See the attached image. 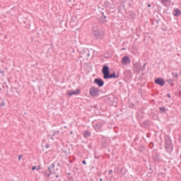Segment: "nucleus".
I'll return each instance as SVG.
<instances>
[{"mask_svg":"<svg viewBox=\"0 0 181 181\" xmlns=\"http://www.w3.org/2000/svg\"><path fill=\"white\" fill-rule=\"evenodd\" d=\"M86 56L87 57H90V51H88V49L86 50Z\"/></svg>","mask_w":181,"mask_h":181,"instance_id":"nucleus-26","label":"nucleus"},{"mask_svg":"<svg viewBox=\"0 0 181 181\" xmlns=\"http://www.w3.org/2000/svg\"><path fill=\"white\" fill-rule=\"evenodd\" d=\"M154 83L158 86H160V87H163V86H165V79L163 78H157L154 80Z\"/></svg>","mask_w":181,"mask_h":181,"instance_id":"nucleus-4","label":"nucleus"},{"mask_svg":"<svg viewBox=\"0 0 181 181\" xmlns=\"http://www.w3.org/2000/svg\"><path fill=\"white\" fill-rule=\"evenodd\" d=\"M1 90H2L1 88H0V91H1Z\"/></svg>","mask_w":181,"mask_h":181,"instance_id":"nucleus-49","label":"nucleus"},{"mask_svg":"<svg viewBox=\"0 0 181 181\" xmlns=\"http://www.w3.org/2000/svg\"><path fill=\"white\" fill-rule=\"evenodd\" d=\"M62 151L64 153H70V148H66V149H62Z\"/></svg>","mask_w":181,"mask_h":181,"instance_id":"nucleus-21","label":"nucleus"},{"mask_svg":"<svg viewBox=\"0 0 181 181\" xmlns=\"http://www.w3.org/2000/svg\"><path fill=\"white\" fill-rule=\"evenodd\" d=\"M82 163H83V165H86L87 163L86 162V160H83V161L82 162Z\"/></svg>","mask_w":181,"mask_h":181,"instance_id":"nucleus-36","label":"nucleus"},{"mask_svg":"<svg viewBox=\"0 0 181 181\" xmlns=\"http://www.w3.org/2000/svg\"><path fill=\"white\" fill-rule=\"evenodd\" d=\"M71 135H73V132H71Z\"/></svg>","mask_w":181,"mask_h":181,"instance_id":"nucleus-45","label":"nucleus"},{"mask_svg":"<svg viewBox=\"0 0 181 181\" xmlns=\"http://www.w3.org/2000/svg\"><path fill=\"white\" fill-rule=\"evenodd\" d=\"M170 0H160V2L163 5H165V4H168Z\"/></svg>","mask_w":181,"mask_h":181,"instance_id":"nucleus-22","label":"nucleus"},{"mask_svg":"<svg viewBox=\"0 0 181 181\" xmlns=\"http://www.w3.org/2000/svg\"><path fill=\"white\" fill-rule=\"evenodd\" d=\"M92 36L95 40H103L105 37V30L99 25H94L92 28Z\"/></svg>","mask_w":181,"mask_h":181,"instance_id":"nucleus-1","label":"nucleus"},{"mask_svg":"<svg viewBox=\"0 0 181 181\" xmlns=\"http://www.w3.org/2000/svg\"><path fill=\"white\" fill-rule=\"evenodd\" d=\"M102 74L105 80L111 78V73H110V66L108 65H104L102 68Z\"/></svg>","mask_w":181,"mask_h":181,"instance_id":"nucleus-2","label":"nucleus"},{"mask_svg":"<svg viewBox=\"0 0 181 181\" xmlns=\"http://www.w3.org/2000/svg\"><path fill=\"white\" fill-rule=\"evenodd\" d=\"M138 115H139V112L138 113Z\"/></svg>","mask_w":181,"mask_h":181,"instance_id":"nucleus-50","label":"nucleus"},{"mask_svg":"<svg viewBox=\"0 0 181 181\" xmlns=\"http://www.w3.org/2000/svg\"><path fill=\"white\" fill-rule=\"evenodd\" d=\"M102 127H103V124L101 123H95L94 124V128L96 131H98V129H101Z\"/></svg>","mask_w":181,"mask_h":181,"instance_id":"nucleus-12","label":"nucleus"},{"mask_svg":"<svg viewBox=\"0 0 181 181\" xmlns=\"http://www.w3.org/2000/svg\"><path fill=\"white\" fill-rule=\"evenodd\" d=\"M89 94H90L92 97H97V95H98V91H90Z\"/></svg>","mask_w":181,"mask_h":181,"instance_id":"nucleus-17","label":"nucleus"},{"mask_svg":"<svg viewBox=\"0 0 181 181\" xmlns=\"http://www.w3.org/2000/svg\"><path fill=\"white\" fill-rule=\"evenodd\" d=\"M132 16H135V13L134 11H132V13H131Z\"/></svg>","mask_w":181,"mask_h":181,"instance_id":"nucleus-32","label":"nucleus"},{"mask_svg":"<svg viewBox=\"0 0 181 181\" xmlns=\"http://www.w3.org/2000/svg\"><path fill=\"white\" fill-rule=\"evenodd\" d=\"M59 177V175H56V177Z\"/></svg>","mask_w":181,"mask_h":181,"instance_id":"nucleus-47","label":"nucleus"},{"mask_svg":"<svg viewBox=\"0 0 181 181\" xmlns=\"http://www.w3.org/2000/svg\"><path fill=\"white\" fill-rule=\"evenodd\" d=\"M118 77H119V75H117L115 72L110 74V78H118Z\"/></svg>","mask_w":181,"mask_h":181,"instance_id":"nucleus-15","label":"nucleus"},{"mask_svg":"<svg viewBox=\"0 0 181 181\" xmlns=\"http://www.w3.org/2000/svg\"><path fill=\"white\" fill-rule=\"evenodd\" d=\"M167 97L170 98V94H168V95H167Z\"/></svg>","mask_w":181,"mask_h":181,"instance_id":"nucleus-39","label":"nucleus"},{"mask_svg":"<svg viewBox=\"0 0 181 181\" xmlns=\"http://www.w3.org/2000/svg\"><path fill=\"white\" fill-rule=\"evenodd\" d=\"M145 66H146V64L144 63V65H143V68H142V69H141L142 71H144V69H145Z\"/></svg>","mask_w":181,"mask_h":181,"instance_id":"nucleus-31","label":"nucleus"},{"mask_svg":"<svg viewBox=\"0 0 181 181\" xmlns=\"http://www.w3.org/2000/svg\"><path fill=\"white\" fill-rule=\"evenodd\" d=\"M173 77L177 78V77H179V74L177 72H173Z\"/></svg>","mask_w":181,"mask_h":181,"instance_id":"nucleus-20","label":"nucleus"},{"mask_svg":"<svg viewBox=\"0 0 181 181\" xmlns=\"http://www.w3.org/2000/svg\"><path fill=\"white\" fill-rule=\"evenodd\" d=\"M36 169H37L36 166H34V167L32 168V170H36Z\"/></svg>","mask_w":181,"mask_h":181,"instance_id":"nucleus-33","label":"nucleus"},{"mask_svg":"<svg viewBox=\"0 0 181 181\" xmlns=\"http://www.w3.org/2000/svg\"><path fill=\"white\" fill-rule=\"evenodd\" d=\"M166 83H168V84H170L171 86V87H173V86H174L173 80H172V78L167 79Z\"/></svg>","mask_w":181,"mask_h":181,"instance_id":"nucleus-18","label":"nucleus"},{"mask_svg":"<svg viewBox=\"0 0 181 181\" xmlns=\"http://www.w3.org/2000/svg\"><path fill=\"white\" fill-rule=\"evenodd\" d=\"M49 173L52 175L53 173H56V170H54V163H52L49 168H48Z\"/></svg>","mask_w":181,"mask_h":181,"instance_id":"nucleus-11","label":"nucleus"},{"mask_svg":"<svg viewBox=\"0 0 181 181\" xmlns=\"http://www.w3.org/2000/svg\"><path fill=\"white\" fill-rule=\"evenodd\" d=\"M109 100H110V105H112L113 107H117V98L112 97L110 98Z\"/></svg>","mask_w":181,"mask_h":181,"instance_id":"nucleus-9","label":"nucleus"},{"mask_svg":"<svg viewBox=\"0 0 181 181\" xmlns=\"http://www.w3.org/2000/svg\"><path fill=\"white\" fill-rule=\"evenodd\" d=\"M151 6H152V5H151V4L147 5V8H151Z\"/></svg>","mask_w":181,"mask_h":181,"instance_id":"nucleus-35","label":"nucleus"},{"mask_svg":"<svg viewBox=\"0 0 181 181\" xmlns=\"http://www.w3.org/2000/svg\"><path fill=\"white\" fill-rule=\"evenodd\" d=\"M173 15L175 18H179V16H180V15H181L180 9H179V8H174V10L173 11Z\"/></svg>","mask_w":181,"mask_h":181,"instance_id":"nucleus-8","label":"nucleus"},{"mask_svg":"<svg viewBox=\"0 0 181 181\" xmlns=\"http://www.w3.org/2000/svg\"><path fill=\"white\" fill-rule=\"evenodd\" d=\"M75 91H80V89H76Z\"/></svg>","mask_w":181,"mask_h":181,"instance_id":"nucleus-41","label":"nucleus"},{"mask_svg":"<svg viewBox=\"0 0 181 181\" xmlns=\"http://www.w3.org/2000/svg\"><path fill=\"white\" fill-rule=\"evenodd\" d=\"M122 64H123V66H127V64H131V59H129V57H123L122 59Z\"/></svg>","mask_w":181,"mask_h":181,"instance_id":"nucleus-3","label":"nucleus"},{"mask_svg":"<svg viewBox=\"0 0 181 181\" xmlns=\"http://www.w3.org/2000/svg\"><path fill=\"white\" fill-rule=\"evenodd\" d=\"M89 91H98V88L93 86L90 88Z\"/></svg>","mask_w":181,"mask_h":181,"instance_id":"nucleus-19","label":"nucleus"},{"mask_svg":"<svg viewBox=\"0 0 181 181\" xmlns=\"http://www.w3.org/2000/svg\"><path fill=\"white\" fill-rule=\"evenodd\" d=\"M151 25H153V21H151Z\"/></svg>","mask_w":181,"mask_h":181,"instance_id":"nucleus-44","label":"nucleus"},{"mask_svg":"<svg viewBox=\"0 0 181 181\" xmlns=\"http://www.w3.org/2000/svg\"><path fill=\"white\" fill-rule=\"evenodd\" d=\"M40 168H37V170H40Z\"/></svg>","mask_w":181,"mask_h":181,"instance_id":"nucleus-46","label":"nucleus"},{"mask_svg":"<svg viewBox=\"0 0 181 181\" xmlns=\"http://www.w3.org/2000/svg\"><path fill=\"white\" fill-rule=\"evenodd\" d=\"M0 74H2V76H5V71H2L0 69Z\"/></svg>","mask_w":181,"mask_h":181,"instance_id":"nucleus-25","label":"nucleus"},{"mask_svg":"<svg viewBox=\"0 0 181 181\" xmlns=\"http://www.w3.org/2000/svg\"><path fill=\"white\" fill-rule=\"evenodd\" d=\"M78 94H80V91H72L66 93V95L68 97H71V95H78Z\"/></svg>","mask_w":181,"mask_h":181,"instance_id":"nucleus-10","label":"nucleus"},{"mask_svg":"<svg viewBox=\"0 0 181 181\" xmlns=\"http://www.w3.org/2000/svg\"><path fill=\"white\" fill-rule=\"evenodd\" d=\"M133 70L135 73H139L141 71V63L136 62L134 64Z\"/></svg>","mask_w":181,"mask_h":181,"instance_id":"nucleus-6","label":"nucleus"},{"mask_svg":"<svg viewBox=\"0 0 181 181\" xmlns=\"http://www.w3.org/2000/svg\"><path fill=\"white\" fill-rule=\"evenodd\" d=\"M19 22H20V23H21L22 25H26V23H28V19H26V18H21L20 20H19Z\"/></svg>","mask_w":181,"mask_h":181,"instance_id":"nucleus-14","label":"nucleus"},{"mask_svg":"<svg viewBox=\"0 0 181 181\" xmlns=\"http://www.w3.org/2000/svg\"><path fill=\"white\" fill-rule=\"evenodd\" d=\"M45 148L47 149V148H49V144H46Z\"/></svg>","mask_w":181,"mask_h":181,"instance_id":"nucleus-38","label":"nucleus"},{"mask_svg":"<svg viewBox=\"0 0 181 181\" xmlns=\"http://www.w3.org/2000/svg\"><path fill=\"white\" fill-rule=\"evenodd\" d=\"M127 1H130V2H133L134 1V0H127Z\"/></svg>","mask_w":181,"mask_h":181,"instance_id":"nucleus-40","label":"nucleus"},{"mask_svg":"<svg viewBox=\"0 0 181 181\" xmlns=\"http://www.w3.org/2000/svg\"><path fill=\"white\" fill-rule=\"evenodd\" d=\"M106 180H107V181H111V180H112V175H111V177H109V178L106 177Z\"/></svg>","mask_w":181,"mask_h":181,"instance_id":"nucleus-23","label":"nucleus"},{"mask_svg":"<svg viewBox=\"0 0 181 181\" xmlns=\"http://www.w3.org/2000/svg\"><path fill=\"white\" fill-rule=\"evenodd\" d=\"M111 173H112V170H109V175H111Z\"/></svg>","mask_w":181,"mask_h":181,"instance_id":"nucleus-34","label":"nucleus"},{"mask_svg":"<svg viewBox=\"0 0 181 181\" xmlns=\"http://www.w3.org/2000/svg\"><path fill=\"white\" fill-rule=\"evenodd\" d=\"M154 21L155 22H156L157 24L159 23V20H154Z\"/></svg>","mask_w":181,"mask_h":181,"instance_id":"nucleus-37","label":"nucleus"},{"mask_svg":"<svg viewBox=\"0 0 181 181\" xmlns=\"http://www.w3.org/2000/svg\"><path fill=\"white\" fill-rule=\"evenodd\" d=\"M83 136L84 138H90V136H91V133L89 131L86 130L83 132Z\"/></svg>","mask_w":181,"mask_h":181,"instance_id":"nucleus-13","label":"nucleus"},{"mask_svg":"<svg viewBox=\"0 0 181 181\" xmlns=\"http://www.w3.org/2000/svg\"><path fill=\"white\" fill-rule=\"evenodd\" d=\"M165 148L167 149H171L172 148V140L169 137L165 139Z\"/></svg>","mask_w":181,"mask_h":181,"instance_id":"nucleus-7","label":"nucleus"},{"mask_svg":"<svg viewBox=\"0 0 181 181\" xmlns=\"http://www.w3.org/2000/svg\"><path fill=\"white\" fill-rule=\"evenodd\" d=\"M22 156H23V155H20V156H18V160H21V159H22Z\"/></svg>","mask_w":181,"mask_h":181,"instance_id":"nucleus-30","label":"nucleus"},{"mask_svg":"<svg viewBox=\"0 0 181 181\" xmlns=\"http://www.w3.org/2000/svg\"><path fill=\"white\" fill-rule=\"evenodd\" d=\"M100 181H103V178H100Z\"/></svg>","mask_w":181,"mask_h":181,"instance_id":"nucleus-43","label":"nucleus"},{"mask_svg":"<svg viewBox=\"0 0 181 181\" xmlns=\"http://www.w3.org/2000/svg\"><path fill=\"white\" fill-rule=\"evenodd\" d=\"M93 83H94V84H96V86H98V87H103V86H104V81L100 78H95Z\"/></svg>","mask_w":181,"mask_h":181,"instance_id":"nucleus-5","label":"nucleus"},{"mask_svg":"<svg viewBox=\"0 0 181 181\" xmlns=\"http://www.w3.org/2000/svg\"><path fill=\"white\" fill-rule=\"evenodd\" d=\"M102 16L100 17L101 22H107V16L104 15V13H102Z\"/></svg>","mask_w":181,"mask_h":181,"instance_id":"nucleus-16","label":"nucleus"},{"mask_svg":"<svg viewBox=\"0 0 181 181\" xmlns=\"http://www.w3.org/2000/svg\"><path fill=\"white\" fill-rule=\"evenodd\" d=\"M51 139H53V137H51Z\"/></svg>","mask_w":181,"mask_h":181,"instance_id":"nucleus-48","label":"nucleus"},{"mask_svg":"<svg viewBox=\"0 0 181 181\" xmlns=\"http://www.w3.org/2000/svg\"><path fill=\"white\" fill-rule=\"evenodd\" d=\"M4 105H5V103H4V102H2V103L0 104V107H4Z\"/></svg>","mask_w":181,"mask_h":181,"instance_id":"nucleus-28","label":"nucleus"},{"mask_svg":"<svg viewBox=\"0 0 181 181\" xmlns=\"http://www.w3.org/2000/svg\"><path fill=\"white\" fill-rule=\"evenodd\" d=\"M56 134H59V132L57 131V132H54L52 136H54L56 135Z\"/></svg>","mask_w":181,"mask_h":181,"instance_id":"nucleus-27","label":"nucleus"},{"mask_svg":"<svg viewBox=\"0 0 181 181\" xmlns=\"http://www.w3.org/2000/svg\"><path fill=\"white\" fill-rule=\"evenodd\" d=\"M160 111H165V107H160Z\"/></svg>","mask_w":181,"mask_h":181,"instance_id":"nucleus-29","label":"nucleus"},{"mask_svg":"<svg viewBox=\"0 0 181 181\" xmlns=\"http://www.w3.org/2000/svg\"><path fill=\"white\" fill-rule=\"evenodd\" d=\"M161 29L163 32H166V30H168V27H163Z\"/></svg>","mask_w":181,"mask_h":181,"instance_id":"nucleus-24","label":"nucleus"},{"mask_svg":"<svg viewBox=\"0 0 181 181\" xmlns=\"http://www.w3.org/2000/svg\"><path fill=\"white\" fill-rule=\"evenodd\" d=\"M127 73H128L129 74H131V72H130V71H127Z\"/></svg>","mask_w":181,"mask_h":181,"instance_id":"nucleus-42","label":"nucleus"}]
</instances>
